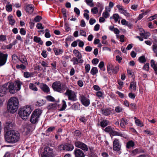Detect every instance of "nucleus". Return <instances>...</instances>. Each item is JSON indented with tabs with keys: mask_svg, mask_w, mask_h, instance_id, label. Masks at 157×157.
I'll return each instance as SVG.
<instances>
[{
	"mask_svg": "<svg viewBox=\"0 0 157 157\" xmlns=\"http://www.w3.org/2000/svg\"><path fill=\"white\" fill-rule=\"evenodd\" d=\"M5 137L6 140L8 143H14L18 140L20 134L17 131L10 130L6 132Z\"/></svg>",
	"mask_w": 157,
	"mask_h": 157,
	"instance_id": "1",
	"label": "nucleus"
},
{
	"mask_svg": "<svg viewBox=\"0 0 157 157\" xmlns=\"http://www.w3.org/2000/svg\"><path fill=\"white\" fill-rule=\"evenodd\" d=\"M19 101L16 97L11 98L8 101L7 108L9 112L14 113L17 110L18 107Z\"/></svg>",
	"mask_w": 157,
	"mask_h": 157,
	"instance_id": "2",
	"label": "nucleus"
},
{
	"mask_svg": "<svg viewBox=\"0 0 157 157\" xmlns=\"http://www.w3.org/2000/svg\"><path fill=\"white\" fill-rule=\"evenodd\" d=\"M5 85H6L7 90H9V92L12 94L19 90L21 88V83L19 81H16L14 83H7Z\"/></svg>",
	"mask_w": 157,
	"mask_h": 157,
	"instance_id": "3",
	"label": "nucleus"
},
{
	"mask_svg": "<svg viewBox=\"0 0 157 157\" xmlns=\"http://www.w3.org/2000/svg\"><path fill=\"white\" fill-rule=\"evenodd\" d=\"M52 88L54 90L60 93H63L67 89V86L61 83L59 81L53 83Z\"/></svg>",
	"mask_w": 157,
	"mask_h": 157,
	"instance_id": "4",
	"label": "nucleus"
},
{
	"mask_svg": "<svg viewBox=\"0 0 157 157\" xmlns=\"http://www.w3.org/2000/svg\"><path fill=\"white\" fill-rule=\"evenodd\" d=\"M32 111L30 107L29 106H27L20 109L18 112V114L22 119L25 120L27 119Z\"/></svg>",
	"mask_w": 157,
	"mask_h": 157,
	"instance_id": "5",
	"label": "nucleus"
},
{
	"mask_svg": "<svg viewBox=\"0 0 157 157\" xmlns=\"http://www.w3.org/2000/svg\"><path fill=\"white\" fill-rule=\"evenodd\" d=\"M42 113V110L39 109H36L32 113L30 119V122L35 124L37 122L40 115Z\"/></svg>",
	"mask_w": 157,
	"mask_h": 157,
	"instance_id": "6",
	"label": "nucleus"
},
{
	"mask_svg": "<svg viewBox=\"0 0 157 157\" xmlns=\"http://www.w3.org/2000/svg\"><path fill=\"white\" fill-rule=\"evenodd\" d=\"M41 155V157H53L54 155L53 149L49 147H45Z\"/></svg>",
	"mask_w": 157,
	"mask_h": 157,
	"instance_id": "7",
	"label": "nucleus"
},
{
	"mask_svg": "<svg viewBox=\"0 0 157 157\" xmlns=\"http://www.w3.org/2000/svg\"><path fill=\"white\" fill-rule=\"evenodd\" d=\"M66 90V92L64 93V94L68 96L69 100L74 101L77 100L76 96L74 91L70 90L68 88Z\"/></svg>",
	"mask_w": 157,
	"mask_h": 157,
	"instance_id": "8",
	"label": "nucleus"
},
{
	"mask_svg": "<svg viewBox=\"0 0 157 157\" xmlns=\"http://www.w3.org/2000/svg\"><path fill=\"white\" fill-rule=\"evenodd\" d=\"M80 100L81 103L85 107H88L90 104V99L84 95L80 96Z\"/></svg>",
	"mask_w": 157,
	"mask_h": 157,
	"instance_id": "9",
	"label": "nucleus"
},
{
	"mask_svg": "<svg viewBox=\"0 0 157 157\" xmlns=\"http://www.w3.org/2000/svg\"><path fill=\"white\" fill-rule=\"evenodd\" d=\"M113 149L116 151H118L121 149V145L119 143V140L115 139L113 141Z\"/></svg>",
	"mask_w": 157,
	"mask_h": 157,
	"instance_id": "10",
	"label": "nucleus"
},
{
	"mask_svg": "<svg viewBox=\"0 0 157 157\" xmlns=\"http://www.w3.org/2000/svg\"><path fill=\"white\" fill-rule=\"evenodd\" d=\"M7 57V54L0 53V66L5 64L6 62Z\"/></svg>",
	"mask_w": 157,
	"mask_h": 157,
	"instance_id": "11",
	"label": "nucleus"
},
{
	"mask_svg": "<svg viewBox=\"0 0 157 157\" xmlns=\"http://www.w3.org/2000/svg\"><path fill=\"white\" fill-rule=\"evenodd\" d=\"M62 148L64 150L71 151L74 148V146L73 145L70 144H66L64 145L61 146Z\"/></svg>",
	"mask_w": 157,
	"mask_h": 157,
	"instance_id": "12",
	"label": "nucleus"
},
{
	"mask_svg": "<svg viewBox=\"0 0 157 157\" xmlns=\"http://www.w3.org/2000/svg\"><path fill=\"white\" fill-rule=\"evenodd\" d=\"M40 87L44 93H48L50 91L49 87L46 84L43 83H40Z\"/></svg>",
	"mask_w": 157,
	"mask_h": 157,
	"instance_id": "13",
	"label": "nucleus"
},
{
	"mask_svg": "<svg viewBox=\"0 0 157 157\" xmlns=\"http://www.w3.org/2000/svg\"><path fill=\"white\" fill-rule=\"evenodd\" d=\"M14 126V124L13 123L10 122L9 121H7L5 126L4 130H7V131H10L9 129L12 128Z\"/></svg>",
	"mask_w": 157,
	"mask_h": 157,
	"instance_id": "14",
	"label": "nucleus"
},
{
	"mask_svg": "<svg viewBox=\"0 0 157 157\" xmlns=\"http://www.w3.org/2000/svg\"><path fill=\"white\" fill-rule=\"evenodd\" d=\"M34 7L33 5L31 4H29L26 6L25 10L27 12L31 14L34 10Z\"/></svg>",
	"mask_w": 157,
	"mask_h": 157,
	"instance_id": "15",
	"label": "nucleus"
},
{
	"mask_svg": "<svg viewBox=\"0 0 157 157\" xmlns=\"http://www.w3.org/2000/svg\"><path fill=\"white\" fill-rule=\"evenodd\" d=\"M110 134V135L113 136H118L123 138H125V135L124 133H122L121 132H118L113 130V129Z\"/></svg>",
	"mask_w": 157,
	"mask_h": 157,
	"instance_id": "16",
	"label": "nucleus"
},
{
	"mask_svg": "<svg viewBox=\"0 0 157 157\" xmlns=\"http://www.w3.org/2000/svg\"><path fill=\"white\" fill-rule=\"evenodd\" d=\"M6 85H4L2 86H0V97L3 96L6 93L7 88Z\"/></svg>",
	"mask_w": 157,
	"mask_h": 157,
	"instance_id": "17",
	"label": "nucleus"
},
{
	"mask_svg": "<svg viewBox=\"0 0 157 157\" xmlns=\"http://www.w3.org/2000/svg\"><path fill=\"white\" fill-rule=\"evenodd\" d=\"M128 124V120L125 118H123L121 119L120 125L121 127L123 128H125V125H127Z\"/></svg>",
	"mask_w": 157,
	"mask_h": 157,
	"instance_id": "18",
	"label": "nucleus"
},
{
	"mask_svg": "<svg viewBox=\"0 0 157 157\" xmlns=\"http://www.w3.org/2000/svg\"><path fill=\"white\" fill-rule=\"evenodd\" d=\"M151 66L153 69L155 74L157 75V63H155V61L151 59Z\"/></svg>",
	"mask_w": 157,
	"mask_h": 157,
	"instance_id": "19",
	"label": "nucleus"
},
{
	"mask_svg": "<svg viewBox=\"0 0 157 157\" xmlns=\"http://www.w3.org/2000/svg\"><path fill=\"white\" fill-rule=\"evenodd\" d=\"M79 148L86 151L88 150L87 145L84 143L80 141H79Z\"/></svg>",
	"mask_w": 157,
	"mask_h": 157,
	"instance_id": "20",
	"label": "nucleus"
},
{
	"mask_svg": "<svg viewBox=\"0 0 157 157\" xmlns=\"http://www.w3.org/2000/svg\"><path fill=\"white\" fill-rule=\"evenodd\" d=\"M110 122L108 120H103L100 122V126L102 128H104L109 125Z\"/></svg>",
	"mask_w": 157,
	"mask_h": 157,
	"instance_id": "21",
	"label": "nucleus"
},
{
	"mask_svg": "<svg viewBox=\"0 0 157 157\" xmlns=\"http://www.w3.org/2000/svg\"><path fill=\"white\" fill-rule=\"evenodd\" d=\"M101 111L102 114L105 116H108L110 114L111 111L108 108L105 109L101 108Z\"/></svg>",
	"mask_w": 157,
	"mask_h": 157,
	"instance_id": "22",
	"label": "nucleus"
},
{
	"mask_svg": "<svg viewBox=\"0 0 157 157\" xmlns=\"http://www.w3.org/2000/svg\"><path fill=\"white\" fill-rule=\"evenodd\" d=\"M135 146L134 142L132 140H129L126 143V147L127 148L129 149Z\"/></svg>",
	"mask_w": 157,
	"mask_h": 157,
	"instance_id": "23",
	"label": "nucleus"
},
{
	"mask_svg": "<svg viewBox=\"0 0 157 157\" xmlns=\"http://www.w3.org/2000/svg\"><path fill=\"white\" fill-rule=\"evenodd\" d=\"M133 87V90L134 92H135L136 90V82H131L130 86L129 89H132Z\"/></svg>",
	"mask_w": 157,
	"mask_h": 157,
	"instance_id": "24",
	"label": "nucleus"
},
{
	"mask_svg": "<svg viewBox=\"0 0 157 157\" xmlns=\"http://www.w3.org/2000/svg\"><path fill=\"white\" fill-rule=\"evenodd\" d=\"M34 41L40 44H42L43 43V41L41 40L40 37H38L37 36H34L33 39Z\"/></svg>",
	"mask_w": 157,
	"mask_h": 157,
	"instance_id": "25",
	"label": "nucleus"
},
{
	"mask_svg": "<svg viewBox=\"0 0 157 157\" xmlns=\"http://www.w3.org/2000/svg\"><path fill=\"white\" fill-rule=\"evenodd\" d=\"M98 67L100 69L105 71V67H104V63L103 61H101L99 63L98 66Z\"/></svg>",
	"mask_w": 157,
	"mask_h": 157,
	"instance_id": "26",
	"label": "nucleus"
},
{
	"mask_svg": "<svg viewBox=\"0 0 157 157\" xmlns=\"http://www.w3.org/2000/svg\"><path fill=\"white\" fill-rule=\"evenodd\" d=\"M47 108L49 110L55 109L56 108V104H50L48 106Z\"/></svg>",
	"mask_w": 157,
	"mask_h": 157,
	"instance_id": "27",
	"label": "nucleus"
},
{
	"mask_svg": "<svg viewBox=\"0 0 157 157\" xmlns=\"http://www.w3.org/2000/svg\"><path fill=\"white\" fill-rule=\"evenodd\" d=\"M113 66L112 64L108 65L107 66V71L108 73L110 75L111 74L113 70Z\"/></svg>",
	"mask_w": 157,
	"mask_h": 157,
	"instance_id": "28",
	"label": "nucleus"
},
{
	"mask_svg": "<svg viewBox=\"0 0 157 157\" xmlns=\"http://www.w3.org/2000/svg\"><path fill=\"white\" fill-rule=\"evenodd\" d=\"M98 72L97 68L96 67H93L91 69L90 73L92 75H94Z\"/></svg>",
	"mask_w": 157,
	"mask_h": 157,
	"instance_id": "29",
	"label": "nucleus"
},
{
	"mask_svg": "<svg viewBox=\"0 0 157 157\" xmlns=\"http://www.w3.org/2000/svg\"><path fill=\"white\" fill-rule=\"evenodd\" d=\"M112 130L113 129L112 126H109L106 127L105 128L104 130L105 132L109 133L110 134Z\"/></svg>",
	"mask_w": 157,
	"mask_h": 157,
	"instance_id": "30",
	"label": "nucleus"
},
{
	"mask_svg": "<svg viewBox=\"0 0 157 157\" xmlns=\"http://www.w3.org/2000/svg\"><path fill=\"white\" fill-rule=\"evenodd\" d=\"M29 88L33 91H37L38 90L36 86L32 83H30Z\"/></svg>",
	"mask_w": 157,
	"mask_h": 157,
	"instance_id": "31",
	"label": "nucleus"
},
{
	"mask_svg": "<svg viewBox=\"0 0 157 157\" xmlns=\"http://www.w3.org/2000/svg\"><path fill=\"white\" fill-rule=\"evenodd\" d=\"M135 123L136 125L141 127L144 126L143 123L140 121L138 119H136L135 121Z\"/></svg>",
	"mask_w": 157,
	"mask_h": 157,
	"instance_id": "32",
	"label": "nucleus"
},
{
	"mask_svg": "<svg viewBox=\"0 0 157 157\" xmlns=\"http://www.w3.org/2000/svg\"><path fill=\"white\" fill-rule=\"evenodd\" d=\"M139 62L141 63H144L146 62V59L145 56H141L139 57L138 59Z\"/></svg>",
	"mask_w": 157,
	"mask_h": 157,
	"instance_id": "33",
	"label": "nucleus"
},
{
	"mask_svg": "<svg viewBox=\"0 0 157 157\" xmlns=\"http://www.w3.org/2000/svg\"><path fill=\"white\" fill-rule=\"evenodd\" d=\"M54 51L56 55H58L63 53V50L61 49H57L56 48H54Z\"/></svg>",
	"mask_w": 157,
	"mask_h": 157,
	"instance_id": "34",
	"label": "nucleus"
},
{
	"mask_svg": "<svg viewBox=\"0 0 157 157\" xmlns=\"http://www.w3.org/2000/svg\"><path fill=\"white\" fill-rule=\"evenodd\" d=\"M12 17L13 16H9L8 17V19L9 21L10 24L11 25H13L15 22V20L13 19Z\"/></svg>",
	"mask_w": 157,
	"mask_h": 157,
	"instance_id": "35",
	"label": "nucleus"
},
{
	"mask_svg": "<svg viewBox=\"0 0 157 157\" xmlns=\"http://www.w3.org/2000/svg\"><path fill=\"white\" fill-rule=\"evenodd\" d=\"M79 120L81 122L83 123L84 124H85L87 121V117H84L80 116L79 118Z\"/></svg>",
	"mask_w": 157,
	"mask_h": 157,
	"instance_id": "36",
	"label": "nucleus"
},
{
	"mask_svg": "<svg viewBox=\"0 0 157 157\" xmlns=\"http://www.w3.org/2000/svg\"><path fill=\"white\" fill-rule=\"evenodd\" d=\"M62 102H63V104L62 107V108L60 109H59V111H63L66 108L67 105L65 101L64 100H63L62 101Z\"/></svg>",
	"mask_w": 157,
	"mask_h": 157,
	"instance_id": "37",
	"label": "nucleus"
},
{
	"mask_svg": "<svg viewBox=\"0 0 157 157\" xmlns=\"http://www.w3.org/2000/svg\"><path fill=\"white\" fill-rule=\"evenodd\" d=\"M129 106V108L131 110H133L136 109V104L134 103H131Z\"/></svg>",
	"mask_w": 157,
	"mask_h": 157,
	"instance_id": "38",
	"label": "nucleus"
},
{
	"mask_svg": "<svg viewBox=\"0 0 157 157\" xmlns=\"http://www.w3.org/2000/svg\"><path fill=\"white\" fill-rule=\"evenodd\" d=\"M87 4L91 7L94 6V4L93 3V0H85Z\"/></svg>",
	"mask_w": 157,
	"mask_h": 157,
	"instance_id": "39",
	"label": "nucleus"
},
{
	"mask_svg": "<svg viewBox=\"0 0 157 157\" xmlns=\"http://www.w3.org/2000/svg\"><path fill=\"white\" fill-rule=\"evenodd\" d=\"M115 109L116 112L118 113L121 112L123 110V108L120 106L115 107Z\"/></svg>",
	"mask_w": 157,
	"mask_h": 157,
	"instance_id": "40",
	"label": "nucleus"
},
{
	"mask_svg": "<svg viewBox=\"0 0 157 157\" xmlns=\"http://www.w3.org/2000/svg\"><path fill=\"white\" fill-rule=\"evenodd\" d=\"M119 67L118 66H116L113 68L112 72L115 74H116L119 70Z\"/></svg>",
	"mask_w": 157,
	"mask_h": 157,
	"instance_id": "41",
	"label": "nucleus"
},
{
	"mask_svg": "<svg viewBox=\"0 0 157 157\" xmlns=\"http://www.w3.org/2000/svg\"><path fill=\"white\" fill-rule=\"evenodd\" d=\"M98 11V8L97 7H94L91 9V12L94 14H96Z\"/></svg>",
	"mask_w": 157,
	"mask_h": 157,
	"instance_id": "42",
	"label": "nucleus"
},
{
	"mask_svg": "<svg viewBox=\"0 0 157 157\" xmlns=\"http://www.w3.org/2000/svg\"><path fill=\"white\" fill-rule=\"evenodd\" d=\"M138 153H139L138 151V149L137 148L133 150L130 152V154L132 156H134Z\"/></svg>",
	"mask_w": 157,
	"mask_h": 157,
	"instance_id": "43",
	"label": "nucleus"
},
{
	"mask_svg": "<svg viewBox=\"0 0 157 157\" xmlns=\"http://www.w3.org/2000/svg\"><path fill=\"white\" fill-rule=\"evenodd\" d=\"M113 18L115 22H117L119 17V15L118 13H115L113 15Z\"/></svg>",
	"mask_w": 157,
	"mask_h": 157,
	"instance_id": "44",
	"label": "nucleus"
},
{
	"mask_svg": "<svg viewBox=\"0 0 157 157\" xmlns=\"http://www.w3.org/2000/svg\"><path fill=\"white\" fill-rule=\"evenodd\" d=\"M90 68V67L89 64H87L85 66V68L86 73H87L89 72Z\"/></svg>",
	"mask_w": 157,
	"mask_h": 157,
	"instance_id": "45",
	"label": "nucleus"
},
{
	"mask_svg": "<svg viewBox=\"0 0 157 157\" xmlns=\"http://www.w3.org/2000/svg\"><path fill=\"white\" fill-rule=\"evenodd\" d=\"M6 10L9 12H10L12 10V6L11 5H7L6 6Z\"/></svg>",
	"mask_w": 157,
	"mask_h": 157,
	"instance_id": "46",
	"label": "nucleus"
},
{
	"mask_svg": "<svg viewBox=\"0 0 157 157\" xmlns=\"http://www.w3.org/2000/svg\"><path fill=\"white\" fill-rule=\"evenodd\" d=\"M149 63H147L144 65L143 67V69L146 71H148L149 68Z\"/></svg>",
	"mask_w": 157,
	"mask_h": 157,
	"instance_id": "47",
	"label": "nucleus"
},
{
	"mask_svg": "<svg viewBox=\"0 0 157 157\" xmlns=\"http://www.w3.org/2000/svg\"><path fill=\"white\" fill-rule=\"evenodd\" d=\"M128 96L131 99H134L136 97V95L134 93L130 92L129 93Z\"/></svg>",
	"mask_w": 157,
	"mask_h": 157,
	"instance_id": "48",
	"label": "nucleus"
},
{
	"mask_svg": "<svg viewBox=\"0 0 157 157\" xmlns=\"http://www.w3.org/2000/svg\"><path fill=\"white\" fill-rule=\"evenodd\" d=\"M42 17L40 16H37L34 19V21L36 22H39L42 19Z\"/></svg>",
	"mask_w": 157,
	"mask_h": 157,
	"instance_id": "49",
	"label": "nucleus"
},
{
	"mask_svg": "<svg viewBox=\"0 0 157 157\" xmlns=\"http://www.w3.org/2000/svg\"><path fill=\"white\" fill-rule=\"evenodd\" d=\"M12 58L13 62L15 63H16V62L17 61V60L18 59V58L17 56L15 55H13L12 56Z\"/></svg>",
	"mask_w": 157,
	"mask_h": 157,
	"instance_id": "50",
	"label": "nucleus"
},
{
	"mask_svg": "<svg viewBox=\"0 0 157 157\" xmlns=\"http://www.w3.org/2000/svg\"><path fill=\"white\" fill-rule=\"evenodd\" d=\"M103 94V93L102 92L100 91H98L96 93V96L98 97L99 98H102Z\"/></svg>",
	"mask_w": 157,
	"mask_h": 157,
	"instance_id": "51",
	"label": "nucleus"
},
{
	"mask_svg": "<svg viewBox=\"0 0 157 157\" xmlns=\"http://www.w3.org/2000/svg\"><path fill=\"white\" fill-rule=\"evenodd\" d=\"M102 16L105 18H107L109 17V13L107 11H105V12H103Z\"/></svg>",
	"mask_w": 157,
	"mask_h": 157,
	"instance_id": "52",
	"label": "nucleus"
},
{
	"mask_svg": "<svg viewBox=\"0 0 157 157\" xmlns=\"http://www.w3.org/2000/svg\"><path fill=\"white\" fill-rule=\"evenodd\" d=\"M46 98L49 101H55L54 98L52 96L50 95L47 96L46 97Z\"/></svg>",
	"mask_w": 157,
	"mask_h": 157,
	"instance_id": "53",
	"label": "nucleus"
},
{
	"mask_svg": "<svg viewBox=\"0 0 157 157\" xmlns=\"http://www.w3.org/2000/svg\"><path fill=\"white\" fill-rule=\"evenodd\" d=\"M153 50L154 53H156L157 52V44H154L152 45Z\"/></svg>",
	"mask_w": 157,
	"mask_h": 157,
	"instance_id": "54",
	"label": "nucleus"
},
{
	"mask_svg": "<svg viewBox=\"0 0 157 157\" xmlns=\"http://www.w3.org/2000/svg\"><path fill=\"white\" fill-rule=\"evenodd\" d=\"M6 40V36L4 35H0V41H4Z\"/></svg>",
	"mask_w": 157,
	"mask_h": 157,
	"instance_id": "55",
	"label": "nucleus"
},
{
	"mask_svg": "<svg viewBox=\"0 0 157 157\" xmlns=\"http://www.w3.org/2000/svg\"><path fill=\"white\" fill-rule=\"evenodd\" d=\"M99 62V59L97 58H94L92 60V63L93 64L96 65Z\"/></svg>",
	"mask_w": 157,
	"mask_h": 157,
	"instance_id": "56",
	"label": "nucleus"
},
{
	"mask_svg": "<svg viewBox=\"0 0 157 157\" xmlns=\"http://www.w3.org/2000/svg\"><path fill=\"white\" fill-rule=\"evenodd\" d=\"M116 93L118 94L119 97L121 98H123L124 97V94L120 91H117Z\"/></svg>",
	"mask_w": 157,
	"mask_h": 157,
	"instance_id": "57",
	"label": "nucleus"
},
{
	"mask_svg": "<svg viewBox=\"0 0 157 157\" xmlns=\"http://www.w3.org/2000/svg\"><path fill=\"white\" fill-rule=\"evenodd\" d=\"M116 7L118 8L120 12H121L124 10L122 8V6L119 5H117L116 6Z\"/></svg>",
	"mask_w": 157,
	"mask_h": 157,
	"instance_id": "58",
	"label": "nucleus"
},
{
	"mask_svg": "<svg viewBox=\"0 0 157 157\" xmlns=\"http://www.w3.org/2000/svg\"><path fill=\"white\" fill-rule=\"evenodd\" d=\"M85 155L83 151L79 149V157H85Z\"/></svg>",
	"mask_w": 157,
	"mask_h": 157,
	"instance_id": "59",
	"label": "nucleus"
},
{
	"mask_svg": "<svg viewBox=\"0 0 157 157\" xmlns=\"http://www.w3.org/2000/svg\"><path fill=\"white\" fill-rule=\"evenodd\" d=\"M36 27L38 29H43L44 27L42 26V24L40 23L37 24Z\"/></svg>",
	"mask_w": 157,
	"mask_h": 157,
	"instance_id": "60",
	"label": "nucleus"
},
{
	"mask_svg": "<svg viewBox=\"0 0 157 157\" xmlns=\"http://www.w3.org/2000/svg\"><path fill=\"white\" fill-rule=\"evenodd\" d=\"M96 22V20L93 18H90L89 21L90 24L92 25Z\"/></svg>",
	"mask_w": 157,
	"mask_h": 157,
	"instance_id": "61",
	"label": "nucleus"
},
{
	"mask_svg": "<svg viewBox=\"0 0 157 157\" xmlns=\"http://www.w3.org/2000/svg\"><path fill=\"white\" fill-rule=\"evenodd\" d=\"M85 50L86 52H90L92 50V48L90 46H87L86 47Z\"/></svg>",
	"mask_w": 157,
	"mask_h": 157,
	"instance_id": "62",
	"label": "nucleus"
},
{
	"mask_svg": "<svg viewBox=\"0 0 157 157\" xmlns=\"http://www.w3.org/2000/svg\"><path fill=\"white\" fill-rule=\"evenodd\" d=\"M100 29V25L98 24H97L94 27V30L95 31H98Z\"/></svg>",
	"mask_w": 157,
	"mask_h": 157,
	"instance_id": "63",
	"label": "nucleus"
},
{
	"mask_svg": "<svg viewBox=\"0 0 157 157\" xmlns=\"http://www.w3.org/2000/svg\"><path fill=\"white\" fill-rule=\"evenodd\" d=\"M94 89L96 91H99L100 90L99 86L97 85H95L93 86Z\"/></svg>",
	"mask_w": 157,
	"mask_h": 157,
	"instance_id": "64",
	"label": "nucleus"
}]
</instances>
